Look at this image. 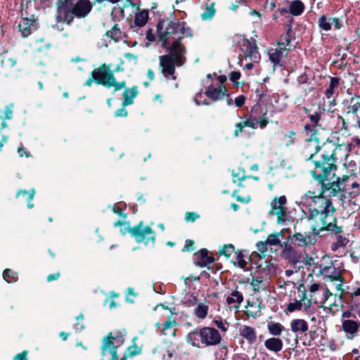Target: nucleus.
I'll return each instance as SVG.
<instances>
[{
  "label": "nucleus",
  "mask_w": 360,
  "mask_h": 360,
  "mask_svg": "<svg viewBox=\"0 0 360 360\" xmlns=\"http://www.w3.org/2000/svg\"><path fill=\"white\" fill-rule=\"evenodd\" d=\"M221 335L217 330L211 327H203L190 332L186 338L187 343L195 347L212 346L219 344Z\"/></svg>",
  "instance_id": "nucleus-5"
},
{
  "label": "nucleus",
  "mask_w": 360,
  "mask_h": 360,
  "mask_svg": "<svg viewBox=\"0 0 360 360\" xmlns=\"http://www.w3.org/2000/svg\"><path fill=\"white\" fill-rule=\"evenodd\" d=\"M287 199L285 195L276 197L271 202V210L269 214L275 215L277 217V223L278 224L284 223L288 218Z\"/></svg>",
  "instance_id": "nucleus-10"
},
{
  "label": "nucleus",
  "mask_w": 360,
  "mask_h": 360,
  "mask_svg": "<svg viewBox=\"0 0 360 360\" xmlns=\"http://www.w3.org/2000/svg\"><path fill=\"white\" fill-rule=\"evenodd\" d=\"M239 43L240 49L246 58H250L255 62L260 58L255 40L243 39Z\"/></svg>",
  "instance_id": "nucleus-11"
},
{
  "label": "nucleus",
  "mask_w": 360,
  "mask_h": 360,
  "mask_svg": "<svg viewBox=\"0 0 360 360\" xmlns=\"http://www.w3.org/2000/svg\"><path fill=\"white\" fill-rule=\"evenodd\" d=\"M234 252L235 247L232 244L224 245L219 250L220 255H224L227 258H229Z\"/></svg>",
  "instance_id": "nucleus-46"
},
{
  "label": "nucleus",
  "mask_w": 360,
  "mask_h": 360,
  "mask_svg": "<svg viewBox=\"0 0 360 360\" xmlns=\"http://www.w3.org/2000/svg\"><path fill=\"white\" fill-rule=\"evenodd\" d=\"M266 112L263 113L261 117H253L252 115L251 117L248 119L245 122V126L250 127L251 128H257V127H260L261 128L265 127L267 124L268 121L266 118Z\"/></svg>",
  "instance_id": "nucleus-27"
},
{
  "label": "nucleus",
  "mask_w": 360,
  "mask_h": 360,
  "mask_svg": "<svg viewBox=\"0 0 360 360\" xmlns=\"http://www.w3.org/2000/svg\"><path fill=\"white\" fill-rule=\"evenodd\" d=\"M291 331L295 334L296 339L301 338L302 334H305L309 330L307 322L302 319H295L290 323Z\"/></svg>",
  "instance_id": "nucleus-17"
},
{
  "label": "nucleus",
  "mask_w": 360,
  "mask_h": 360,
  "mask_svg": "<svg viewBox=\"0 0 360 360\" xmlns=\"http://www.w3.org/2000/svg\"><path fill=\"white\" fill-rule=\"evenodd\" d=\"M215 360H225L228 355V349L226 347H219L214 354Z\"/></svg>",
  "instance_id": "nucleus-45"
},
{
  "label": "nucleus",
  "mask_w": 360,
  "mask_h": 360,
  "mask_svg": "<svg viewBox=\"0 0 360 360\" xmlns=\"http://www.w3.org/2000/svg\"><path fill=\"white\" fill-rule=\"evenodd\" d=\"M111 210L118 214L119 216L122 217L124 219L126 218V214L122 212V209H120L118 206H112L111 207Z\"/></svg>",
  "instance_id": "nucleus-63"
},
{
  "label": "nucleus",
  "mask_w": 360,
  "mask_h": 360,
  "mask_svg": "<svg viewBox=\"0 0 360 360\" xmlns=\"http://www.w3.org/2000/svg\"><path fill=\"white\" fill-rule=\"evenodd\" d=\"M311 147L315 148V152L309 159L311 160L314 167V169L311 171H314V174L321 176L325 175L324 172H326L327 170L326 176H331L337 170L335 165L337 155L342 150L347 151L349 145H336L333 141L328 139L327 141L321 145L318 140Z\"/></svg>",
  "instance_id": "nucleus-2"
},
{
  "label": "nucleus",
  "mask_w": 360,
  "mask_h": 360,
  "mask_svg": "<svg viewBox=\"0 0 360 360\" xmlns=\"http://www.w3.org/2000/svg\"><path fill=\"white\" fill-rule=\"evenodd\" d=\"M291 42V37L290 35L284 34L281 37L278 44L279 45L284 46L285 48L289 46Z\"/></svg>",
  "instance_id": "nucleus-53"
},
{
  "label": "nucleus",
  "mask_w": 360,
  "mask_h": 360,
  "mask_svg": "<svg viewBox=\"0 0 360 360\" xmlns=\"http://www.w3.org/2000/svg\"><path fill=\"white\" fill-rule=\"evenodd\" d=\"M193 245H194V243H193V240H186V243H185V245L183 248L182 250L184 252H185V251H191V250H193Z\"/></svg>",
  "instance_id": "nucleus-61"
},
{
  "label": "nucleus",
  "mask_w": 360,
  "mask_h": 360,
  "mask_svg": "<svg viewBox=\"0 0 360 360\" xmlns=\"http://www.w3.org/2000/svg\"><path fill=\"white\" fill-rule=\"evenodd\" d=\"M305 6L302 1L294 0L290 2L289 6V13L294 16H299L302 15L304 11Z\"/></svg>",
  "instance_id": "nucleus-32"
},
{
  "label": "nucleus",
  "mask_w": 360,
  "mask_h": 360,
  "mask_svg": "<svg viewBox=\"0 0 360 360\" xmlns=\"http://www.w3.org/2000/svg\"><path fill=\"white\" fill-rule=\"evenodd\" d=\"M252 290L255 292H259L260 290H264L266 285L264 283L263 278L261 276L253 277L250 283Z\"/></svg>",
  "instance_id": "nucleus-39"
},
{
  "label": "nucleus",
  "mask_w": 360,
  "mask_h": 360,
  "mask_svg": "<svg viewBox=\"0 0 360 360\" xmlns=\"http://www.w3.org/2000/svg\"><path fill=\"white\" fill-rule=\"evenodd\" d=\"M106 35L115 41H118L121 37V31L118 25L115 24L110 30L107 32Z\"/></svg>",
  "instance_id": "nucleus-44"
},
{
  "label": "nucleus",
  "mask_w": 360,
  "mask_h": 360,
  "mask_svg": "<svg viewBox=\"0 0 360 360\" xmlns=\"http://www.w3.org/2000/svg\"><path fill=\"white\" fill-rule=\"evenodd\" d=\"M339 84H340L339 78H338V77H331L330 78L329 86H328V88L326 89V90L325 91V96L327 98L329 99L333 96L335 89L338 86Z\"/></svg>",
  "instance_id": "nucleus-40"
},
{
  "label": "nucleus",
  "mask_w": 360,
  "mask_h": 360,
  "mask_svg": "<svg viewBox=\"0 0 360 360\" xmlns=\"http://www.w3.org/2000/svg\"><path fill=\"white\" fill-rule=\"evenodd\" d=\"M322 114L323 112H321V110H319L317 111H315L313 114L309 115V118L311 124L317 127L319 125V122L321 119Z\"/></svg>",
  "instance_id": "nucleus-52"
},
{
  "label": "nucleus",
  "mask_w": 360,
  "mask_h": 360,
  "mask_svg": "<svg viewBox=\"0 0 360 360\" xmlns=\"http://www.w3.org/2000/svg\"><path fill=\"white\" fill-rule=\"evenodd\" d=\"M287 309L290 312H293L295 311L302 310L301 300H295L294 302L289 303L288 304Z\"/></svg>",
  "instance_id": "nucleus-51"
},
{
  "label": "nucleus",
  "mask_w": 360,
  "mask_h": 360,
  "mask_svg": "<svg viewBox=\"0 0 360 360\" xmlns=\"http://www.w3.org/2000/svg\"><path fill=\"white\" fill-rule=\"evenodd\" d=\"M321 290L322 288L319 283H313L309 287L306 292L308 293L307 295L311 298H318L317 295L320 294Z\"/></svg>",
  "instance_id": "nucleus-42"
},
{
  "label": "nucleus",
  "mask_w": 360,
  "mask_h": 360,
  "mask_svg": "<svg viewBox=\"0 0 360 360\" xmlns=\"http://www.w3.org/2000/svg\"><path fill=\"white\" fill-rule=\"evenodd\" d=\"M286 50L287 48L283 49L281 47L279 49H276L272 52H270L269 53V56L271 62L273 63L274 65H279L281 60L283 57V51Z\"/></svg>",
  "instance_id": "nucleus-37"
},
{
  "label": "nucleus",
  "mask_w": 360,
  "mask_h": 360,
  "mask_svg": "<svg viewBox=\"0 0 360 360\" xmlns=\"http://www.w3.org/2000/svg\"><path fill=\"white\" fill-rule=\"evenodd\" d=\"M202 96V93H198L195 96L194 101L196 103V105H200L201 104H203L205 105H210V103L209 102H207L205 99L204 101H201Z\"/></svg>",
  "instance_id": "nucleus-58"
},
{
  "label": "nucleus",
  "mask_w": 360,
  "mask_h": 360,
  "mask_svg": "<svg viewBox=\"0 0 360 360\" xmlns=\"http://www.w3.org/2000/svg\"><path fill=\"white\" fill-rule=\"evenodd\" d=\"M94 81L96 84H102L107 88L114 87V91L125 88L126 86L124 81L120 82L116 81L112 72L110 70V65L107 64H103L99 68L94 69L91 72V77L84 84L91 86Z\"/></svg>",
  "instance_id": "nucleus-4"
},
{
  "label": "nucleus",
  "mask_w": 360,
  "mask_h": 360,
  "mask_svg": "<svg viewBox=\"0 0 360 360\" xmlns=\"http://www.w3.org/2000/svg\"><path fill=\"white\" fill-rule=\"evenodd\" d=\"M198 255L200 257V261H198L196 264L200 266H206L214 262L213 258L208 256V251L206 249H201Z\"/></svg>",
  "instance_id": "nucleus-36"
},
{
  "label": "nucleus",
  "mask_w": 360,
  "mask_h": 360,
  "mask_svg": "<svg viewBox=\"0 0 360 360\" xmlns=\"http://www.w3.org/2000/svg\"><path fill=\"white\" fill-rule=\"evenodd\" d=\"M319 228L317 229L312 226V233H296L294 235L293 238L295 243L299 246L304 247L307 245H310L314 244L316 240V236L319 234V232L321 231V224H319Z\"/></svg>",
  "instance_id": "nucleus-13"
},
{
  "label": "nucleus",
  "mask_w": 360,
  "mask_h": 360,
  "mask_svg": "<svg viewBox=\"0 0 360 360\" xmlns=\"http://www.w3.org/2000/svg\"><path fill=\"white\" fill-rule=\"evenodd\" d=\"M233 180L235 183L238 182L240 185L243 180L245 179V174L244 169H238L236 172L235 170L232 172Z\"/></svg>",
  "instance_id": "nucleus-47"
},
{
  "label": "nucleus",
  "mask_w": 360,
  "mask_h": 360,
  "mask_svg": "<svg viewBox=\"0 0 360 360\" xmlns=\"http://www.w3.org/2000/svg\"><path fill=\"white\" fill-rule=\"evenodd\" d=\"M130 233L137 243H143L146 245L155 244V231L149 226H144L143 221H140L139 224L133 226L130 230Z\"/></svg>",
  "instance_id": "nucleus-8"
},
{
  "label": "nucleus",
  "mask_w": 360,
  "mask_h": 360,
  "mask_svg": "<svg viewBox=\"0 0 360 360\" xmlns=\"http://www.w3.org/2000/svg\"><path fill=\"white\" fill-rule=\"evenodd\" d=\"M57 19L59 22H66L68 24H70L72 21L75 13L73 9L68 10L65 6H58L57 10Z\"/></svg>",
  "instance_id": "nucleus-24"
},
{
  "label": "nucleus",
  "mask_w": 360,
  "mask_h": 360,
  "mask_svg": "<svg viewBox=\"0 0 360 360\" xmlns=\"http://www.w3.org/2000/svg\"><path fill=\"white\" fill-rule=\"evenodd\" d=\"M200 217V215L196 212H186L185 219L186 221L193 222Z\"/></svg>",
  "instance_id": "nucleus-57"
},
{
  "label": "nucleus",
  "mask_w": 360,
  "mask_h": 360,
  "mask_svg": "<svg viewBox=\"0 0 360 360\" xmlns=\"http://www.w3.org/2000/svg\"><path fill=\"white\" fill-rule=\"evenodd\" d=\"M264 345L269 351L277 354L283 349V342L279 338L271 337L264 341Z\"/></svg>",
  "instance_id": "nucleus-23"
},
{
  "label": "nucleus",
  "mask_w": 360,
  "mask_h": 360,
  "mask_svg": "<svg viewBox=\"0 0 360 360\" xmlns=\"http://www.w3.org/2000/svg\"><path fill=\"white\" fill-rule=\"evenodd\" d=\"M3 277H4V279L7 282V283H15V281H17L18 277V274L16 272H14L12 270L9 269H6V270H4V273H3Z\"/></svg>",
  "instance_id": "nucleus-43"
},
{
  "label": "nucleus",
  "mask_w": 360,
  "mask_h": 360,
  "mask_svg": "<svg viewBox=\"0 0 360 360\" xmlns=\"http://www.w3.org/2000/svg\"><path fill=\"white\" fill-rule=\"evenodd\" d=\"M247 262L244 259V255L242 251L237 252L236 261L234 262L235 266H238L240 268H245Z\"/></svg>",
  "instance_id": "nucleus-50"
},
{
  "label": "nucleus",
  "mask_w": 360,
  "mask_h": 360,
  "mask_svg": "<svg viewBox=\"0 0 360 360\" xmlns=\"http://www.w3.org/2000/svg\"><path fill=\"white\" fill-rule=\"evenodd\" d=\"M316 127L312 124H307L304 128L306 136H309V137L307 139V141H309L310 147H311L319 140Z\"/></svg>",
  "instance_id": "nucleus-31"
},
{
  "label": "nucleus",
  "mask_w": 360,
  "mask_h": 360,
  "mask_svg": "<svg viewBox=\"0 0 360 360\" xmlns=\"http://www.w3.org/2000/svg\"><path fill=\"white\" fill-rule=\"evenodd\" d=\"M249 15L253 18V23H259L261 22L262 15L256 10L250 11Z\"/></svg>",
  "instance_id": "nucleus-55"
},
{
  "label": "nucleus",
  "mask_w": 360,
  "mask_h": 360,
  "mask_svg": "<svg viewBox=\"0 0 360 360\" xmlns=\"http://www.w3.org/2000/svg\"><path fill=\"white\" fill-rule=\"evenodd\" d=\"M36 27L35 20L28 18H22L18 25V29L22 37H28Z\"/></svg>",
  "instance_id": "nucleus-19"
},
{
  "label": "nucleus",
  "mask_w": 360,
  "mask_h": 360,
  "mask_svg": "<svg viewBox=\"0 0 360 360\" xmlns=\"http://www.w3.org/2000/svg\"><path fill=\"white\" fill-rule=\"evenodd\" d=\"M332 25H334L335 30H340L342 27V22L339 18H328L325 15H322L318 20V25L322 30L328 32L331 30Z\"/></svg>",
  "instance_id": "nucleus-14"
},
{
  "label": "nucleus",
  "mask_w": 360,
  "mask_h": 360,
  "mask_svg": "<svg viewBox=\"0 0 360 360\" xmlns=\"http://www.w3.org/2000/svg\"><path fill=\"white\" fill-rule=\"evenodd\" d=\"M226 89L223 86H210L206 89L205 95L214 101L223 99L226 94Z\"/></svg>",
  "instance_id": "nucleus-21"
},
{
  "label": "nucleus",
  "mask_w": 360,
  "mask_h": 360,
  "mask_svg": "<svg viewBox=\"0 0 360 360\" xmlns=\"http://www.w3.org/2000/svg\"><path fill=\"white\" fill-rule=\"evenodd\" d=\"M312 177L319 181L321 185L322 193L329 196H335L339 193L345 191V181L343 176L335 178V172L331 176H327V172H324L325 175L314 174V171L309 172Z\"/></svg>",
  "instance_id": "nucleus-6"
},
{
  "label": "nucleus",
  "mask_w": 360,
  "mask_h": 360,
  "mask_svg": "<svg viewBox=\"0 0 360 360\" xmlns=\"http://www.w3.org/2000/svg\"><path fill=\"white\" fill-rule=\"evenodd\" d=\"M300 300L302 301V311L307 314L313 313L314 311V308L311 306L312 303H319L318 298H311L309 297L306 292L303 293L302 297Z\"/></svg>",
  "instance_id": "nucleus-28"
},
{
  "label": "nucleus",
  "mask_w": 360,
  "mask_h": 360,
  "mask_svg": "<svg viewBox=\"0 0 360 360\" xmlns=\"http://www.w3.org/2000/svg\"><path fill=\"white\" fill-rule=\"evenodd\" d=\"M209 311V306L203 302L197 304V307L194 309L193 314L200 319H204L207 317Z\"/></svg>",
  "instance_id": "nucleus-35"
},
{
  "label": "nucleus",
  "mask_w": 360,
  "mask_h": 360,
  "mask_svg": "<svg viewBox=\"0 0 360 360\" xmlns=\"http://www.w3.org/2000/svg\"><path fill=\"white\" fill-rule=\"evenodd\" d=\"M72 8L75 17L84 18L90 13L92 5L89 0H79Z\"/></svg>",
  "instance_id": "nucleus-16"
},
{
  "label": "nucleus",
  "mask_w": 360,
  "mask_h": 360,
  "mask_svg": "<svg viewBox=\"0 0 360 360\" xmlns=\"http://www.w3.org/2000/svg\"><path fill=\"white\" fill-rule=\"evenodd\" d=\"M342 330L349 335V338L356 336L360 330V321L347 319L342 323Z\"/></svg>",
  "instance_id": "nucleus-18"
},
{
  "label": "nucleus",
  "mask_w": 360,
  "mask_h": 360,
  "mask_svg": "<svg viewBox=\"0 0 360 360\" xmlns=\"http://www.w3.org/2000/svg\"><path fill=\"white\" fill-rule=\"evenodd\" d=\"M323 297L319 300L321 304H324V302L328 300V297L331 295L329 290L328 288H323L321 290Z\"/></svg>",
  "instance_id": "nucleus-59"
},
{
  "label": "nucleus",
  "mask_w": 360,
  "mask_h": 360,
  "mask_svg": "<svg viewBox=\"0 0 360 360\" xmlns=\"http://www.w3.org/2000/svg\"><path fill=\"white\" fill-rule=\"evenodd\" d=\"M262 266L264 271H266L269 274L274 272L275 269L273 264L270 262H265L264 265H262Z\"/></svg>",
  "instance_id": "nucleus-62"
},
{
  "label": "nucleus",
  "mask_w": 360,
  "mask_h": 360,
  "mask_svg": "<svg viewBox=\"0 0 360 360\" xmlns=\"http://www.w3.org/2000/svg\"><path fill=\"white\" fill-rule=\"evenodd\" d=\"M148 20V11L146 10L141 11L137 13L134 18V26H132L134 32H139L141 27H143Z\"/></svg>",
  "instance_id": "nucleus-25"
},
{
  "label": "nucleus",
  "mask_w": 360,
  "mask_h": 360,
  "mask_svg": "<svg viewBox=\"0 0 360 360\" xmlns=\"http://www.w3.org/2000/svg\"><path fill=\"white\" fill-rule=\"evenodd\" d=\"M77 323L75 326V329L76 332L82 331L84 329V326L83 323H80V321H82L84 320V316L82 314H80L79 316H77Z\"/></svg>",
  "instance_id": "nucleus-54"
},
{
  "label": "nucleus",
  "mask_w": 360,
  "mask_h": 360,
  "mask_svg": "<svg viewBox=\"0 0 360 360\" xmlns=\"http://www.w3.org/2000/svg\"><path fill=\"white\" fill-rule=\"evenodd\" d=\"M138 93L137 86L126 88L122 93L123 101L122 105L126 107L127 105L133 104L134 99L137 96Z\"/></svg>",
  "instance_id": "nucleus-26"
},
{
  "label": "nucleus",
  "mask_w": 360,
  "mask_h": 360,
  "mask_svg": "<svg viewBox=\"0 0 360 360\" xmlns=\"http://www.w3.org/2000/svg\"><path fill=\"white\" fill-rule=\"evenodd\" d=\"M115 226H120V232L122 234L126 233L127 232L130 233V230L131 228L129 226V224L124 219L120 220L114 223Z\"/></svg>",
  "instance_id": "nucleus-49"
},
{
  "label": "nucleus",
  "mask_w": 360,
  "mask_h": 360,
  "mask_svg": "<svg viewBox=\"0 0 360 360\" xmlns=\"http://www.w3.org/2000/svg\"><path fill=\"white\" fill-rule=\"evenodd\" d=\"M321 223V231H330L332 234L336 236V241L333 242L331 244L330 249L333 252L337 251L340 248H344L347 245L349 242V240L342 236L343 232L342 228L341 226H338L336 224V219L333 218V221H328L327 219H326V224L323 222Z\"/></svg>",
  "instance_id": "nucleus-7"
},
{
  "label": "nucleus",
  "mask_w": 360,
  "mask_h": 360,
  "mask_svg": "<svg viewBox=\"0 0 360 360\" xmlns=\"http://www.w3.org/2000/svg\"><path fill=\"white\" fill-rule=\"evenodd\" d=\"M285 138L286 139V146H288L292 145L295 142V132L291 131L288 134H285Z\"/></svg>",
  "instance_id": "nucleus-56"
},
{
  "label": "nucleus",
  "mask_w": 360,
  "mask_h": 360,
  "mask_svg": "<svg viewBox=\"0 0 360 360\" xmlns=\"http://www.w3.org/2000/svg\"><path fill=\"white\" fill-rule=\"evenodd\" d=\"M124 342L122 335L113 338L111 333L109 334L103 341L101 348V354L103 357H105L107 354H110V358L108 360H118V355L117 354V347L120 345ZM101 360H105L103 358Z\"/></svg>",
  "instance_id": "nucleus-9"
},
{
  "label": "nucleus",
  "mask_w": 360,
  "mask_h": 360,
  "mask_svg": "<svg viewBox=\"0 0 360 360\" xmlns=\"http://www.w3.org/2000/svg\"><path fill=\"white\" fill-rule=\"evenodd\" d=\"M35 191L34 189H31L29 191H25V190H20L19 191L17 194L16 197L18 198L20 195L22 196H27V200L28 202L27 207L28 208L31 209L33 207V204L31 203V201L33 200L34 196Z\"/></svg>",
  "instance_id": "nucleus-41"
},
{
  "label": "nucleus",
  "mask_w": 360,
  "mask_h": 360,
  "mask_svg": "<svg viewBox=\"0 0 360 360\" xmlns=\"http://www.w3.org/2000/svg\"><path fill=\"white\" fill-rule=\"evenodd\" d=\"M343 103L347 105L348 113L356 115L360 110V96L354 95L349 100L344 101Z\"/></svg>",
  "instance_id": "nucleus-29"
},
{
  "label": "nucleus",
  "mask_w": 360,
  "mask_h": 360,
  "mask_svg": "<svg viewBox=\"0 0 360 360\" xmlns=\"http://www.w3.org/2000/svg\"><path fill=\"white\" fill-rule=\"evenodd\" d=\"M215 13L214 2L207 0L205 5V10L200 16L203 20H211L214 16Z\"/></svg>",
  "instance_id": "nucleus-34"
},
{
  "label": "nucleus",
  "mask_w": 360,
  "mask_h": 360,
  "mask_svg": "<svg viewBox=\"0 0 360 360\" xmlns=\"http://www.w3.org/2000/svg\"><path fill=\"white\" fill-rule=\"evenodd\" d=\"M353 179L354 176L343 175L345 192H347L351 198H356L360 193V185Z\"/></svg>",
  "instance_id": "nucleus-15"
},
{
  "label": "nucleus",
  "mask_w": 360,
  "mask_h": 360,
  "mask_svg": "<svg viewBox=\"0 0 360 360\" xmlns=\"http://www.w3.org/2000/svg\"><path fill=\"white\" fill-rule=\"evenodd\" d=\"M157 34L162 46L172 54L178 65H183L186 49L181 41L185 35H192L191 30L186 27V23L176 19L160 20L157 25Z\"/></svg>",
  "instance_id": "nucleus-1"
},
{
  "label": "nucleus",
  "mask_w": 360,
  "mask_h": 360,
  "mask_svg": "<svg viewBox=\"0 0 360 360\" xmlns=\"http://www.w3.org/2000/svg\"><path fill=\"white\" fill-rule=\"evenodd\" d=\"M240 77V73L237 71H233L230 73V80L233 82H236Z\"/></svg>",
  "instance_id": "nucleus-64"
},
{
  "label": "nucleus",
  "mask_w": 360,
  "mask_h": 360,
  "mask_svg": "<svg viewBox=\"0 0 360 360\" xmlns=\"http://www.w3.org/2000/svg\"><path fill=\"white\" fill-rule=\"evenodd\" d=\"M239 335L246 340V341L250 344L252 345L257 341V332L255 328L248 326L246 325L241 326L239 328Z\"/></svg>",
  "instance_id": "nucleus-20"
},
{
  "label": "nucleus",
  "mask_w": 360,
  "mask_h": 360,
  "mask_svg": "<svg viewBox=\"0 0 360 360\" xmlns=\"http://www.w3.org/2000/svg\"><path fill=\"white\" fill-rule=\"evenodd\" d=\"M245 101V97L243 95H240L235 98L234 103L236 107L240 108L244 105Z\"/></svg>",
  "instance_id": "nucleus-60"
},
{
  "label": "nucleus",
  "mask_w": 360,
  "mask_h": 360,
  "mask_svg": "<svg viewBox=\"0 0 360 360\" xmlns=\"http://www.w3.org/2000/svg\"><path fill=\"white\" fill-rule=\"evenodd\" d=\"M321 274L330 281H340L342 283V276L340 271L333 264L324 266L321 269Z\"/></svg>",
  "instance_id": "nucleus-22"
},
{
  "label": "nucleus",
  "mask_w": 360,
  "mask_h": 360,
  "mask_svg": "<svg viewBox=\"0 0 360 360\" xmlns=\"http://www.w3.org/2000/svg\"><path fill=\"white\" fill-rule=\"evenodd\" d=\"M160 64L162 68V72L166 77L172 76V79H176L174 76L175 65H179L172 53L170 55L161 56L160 57Z\"/></svg>",
  "instance_id": "nucleus-12"
},
{
  "label": "nucleus",
  "mask_w": 360,
  "mask_h": 360,
  "mask_svg": "<svg viewBox=\"0 0 360 360\" xmlns=\"http://www.w3.org/2000/svg\"><path fill=\"white\" fill-rule=\"evenodd\" d=\"M243 302V294L238 291L237 290H234L231 292V295L226 298V303L229 305H232L233 307L238 309Z\"/></svg>",
  "instance_id": "nucleus-30"
},
{
  "label": "nucleus",
  "mask_w": 360,
  "mask_h": 360,
  "mask_svg": "<svg viewBox=\"0 0 360 360\" xmlns=\"http://www.w3.org/2000/svg\"><path fill=\"white\" fill-rule=\"evenodd\" d=\"M267 330L271 335L277 338L281 335L285 328L281 323L271 321L267 324Z\"/></svg>",
  "instance_id": "nucleus-33"
},
{
  "label": "nucleus",
  "mask_w": 360,
  "mask_h": 360,
  "mask_svg": "<svg viewBox=\"0 0 360 360\" xmlns=\"http://www.w3.org/2000/svg\"><path fill=\"white\" fill-rule=\"evenodd\" d=\"M281 233L270 234L266 240V243L270 245H278L281 244L280 236Z\"/></svg>",
  "instance_id": "nucleus-48"
},
{
  "label": "nucleus",
  "mask_w": 360,
  "mask_h": 360,
  "mask_svg": "<svg viewBox=\"0 0 360 360\" xmlns=\"http://www.w3.org/2000/svg\"><path fill=\"white\" fill-rule=\"evenodd\" d=\"M300 204L309 207V220L326 224V219L333 217L335 209L331 200L323 195H316L314 192L308 191L300 198Z\"/></svg>",
  "instance_id": "nucleus-3"
},
{
  "label": "nucleus",
  "mask_w": 360,
  "mask_h": 360,
  "mask_svg": "<svg viewBox=\"0 0 360 360\" xmlns=\"http://www.w3.org/2000/svg\"><path fill=\"white\" fill-rule=\"evenodd\" d=\"M176 325V322L172 319H169L167 321H165L163 324H162V329L161 330L162 331V333L164 335H169L170 333H172V334L173 335H175V331L176 330L173 329V328Z\"/></svg>",
  "instance_id": "nucleus-38"
}]
</instances>
